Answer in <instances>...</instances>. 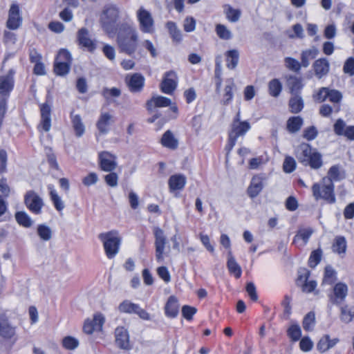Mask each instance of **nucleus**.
<instances>
[{"mask_svg": "<svg viewBox=\"0 0 354 354\" xmlns=\"http://www.w3.org/2000/svg\"><path fill=\"white\" fill-rule=\"evenodd\" d=\"M138 41V31L129 25H125L122 31L118 35V44L121 50L128 55L133 54L136 48Z\"/></svg>", "mask_w": 354, "mask_h": 354, "instance_id": "1", "label": "nucleus"}, {"mask_svg": "<svg viewBox=\"0 0 354 354\" xmlns=\"http://www.w3.org/2000/svg\"><path fill=\"white\" fill-rule=\"evenodd\" d=\"M102 242L105 254L108 259H113L119 252L121 239L117 231L113 230L101 233L98 236Z\"/></svg>", "mask_w": 354, "mask_h": 354, "instance_id": "2", "label": "nucleus"}, {"mask_svg": "<svg viewBox=\"0 0 354 354\" xmlns=\"http://www.w3.org/2000/svg\"><path fill=\"white\" fill-rule=\"evenodd\" d=\"M312 192L316 201L323 199L329 203L335 201L334 185L330 179H322L319 183H315L312 187Z\"/></svg>", "mask_w": 354, "mask_h": 354, "instance_id": "3", "label": "nucleus"}, {"mask_svg": "<svg viewBox=\"0 0 354 354\" xmlns=\"http://www.w3.org/2000/svg\"><path fill=\"white\" fill-rule=\"evenodd\" d=\"M120 10L115 5L104 6L100 15V22L103 29L108 33L115 30V24L119 19Z\"/></svg>", "mask_w": 354, "mask_h": 354, "instance_id": "4", "label": "nucleus"}, {"mask_svg": "<svg viewBox=\"0 0 354 354\" xmlns=\"http://www.w3.org/2000/svg\"><path fill=\"white\" fill-rule=\"evenodd\" d=\"M251 127L248 121L239 122L233 121L231 125V130L229 133L228 144L226 148L230 151L236 145L239 137H242L250 129Z\"/></svg>", "mask_w": 354, "mask_h": 354, "instance_id": "5", "label": "nucleus"}, {"mask_svg": "<svg viewBox=\"0 0 354 354\" xmlns=\"http://www.w3.org/2000/svg\"><path fill=\"white\" fill-rule=\"evenodd\" d=\"M136 17L142 32L151 34L154 32V21L149 11L141 7L138 10Z\"/></svg>", "mask_w": 354, "mask_h": 354, "instance_id": "6", "label": "nucleus"}, {"mask_svg": "<svg viewBox=\"0 0 354 354\" xmlns=\"http://www.w3.org/2000/svg\"><path fill=\"white\" fill-rule=\"evenodd\" d=\"M153 234L155 237L156 258L158 262H162L164 260L165 250L167 243V237L163 230L158 227L153 228Z\"/></svg>", "mask_w": 354, "mask_h": 354, "instance_id": "7", "label": "nucleus"}, {"mask_svg": "<svg viewBox=\"0 0 354 354\" xmlns=\"http://www.w3.org/2000/svg\"><path fill=\"white\" fill-rule=\"evenodd\" d=\"M104 322V316L100 313H97L94 314L92 319H87L84 321L83 330L88 335L95 331H101Z\"/></svg>", "mask_w": 354, "mask_h": 354, "instance_id": "8", "label": "nucleus"}, {"mask_svg": "<svg viewBox=\"0 0 354 354\" xmlns=\"http://www.w3.org/2000/svg\"><path fill=\"white\" fill-rule=\"evenodd\" d=\"M14 73L10 70L7 74L0 77V99H4L5 103L14 86Z\"/></svg>", "mask_w": 354, "mask_h": 354, "instance_id": "9", "label": "nucleus"}, {"mask_svg": "<svg viewBox=\"0 0 354 354\" xmlns=\"http://www.w3.org/2000/svg\"><path fill=\"white\" fill-rule=\"evenodd\" d=\"M100 166L104 171H113L117 167L116 156L108 151L99 153Z\"/></svg>", "mask_w": 354, "mask_h": 354, "instance_id": "10", "label": "nucleus"}, {"mask_svg": "<svg viewBox=\"0 0 354 354\" xmlns=\"http://www.w3.org/2000/svg\"><path fill=\"white\" fill-rule=\"evenodd\" d=\"M27 207L34 214H39L43 206L42 199L33 191H29L25 196Z\"/></svg>", "mask_w": 354, "mask_h": 354, "instance_id": "11", "label": "nucleus"}, {"mask_svg": "<svg viewBox=\"0 0 354 354\" xmlns=\"http://www.w3.org/2000/svg\"><path fill=\"white\" fill-rule=\"evenodd\" d=\"M178 77L175 72L169 71L165 74L160 87L161 91L166 94H171L176 88Z\"/></svg>", "mask_w": 354, "mask_h": 354, "instance_id": "12", "label": "nucleus"}, {"mask_svg": "<svg viewBox=\"0 0 354 354\" xmlns=\"http://www.w3.org/2000/svg\"><path fill=\"white\" fill-rule=\"evenodd\" d=\"M22 23V17L20 16L19 7L17 4L11 5L7 21V27L11 30L17 29Z\"/></svg>", "mask_w": 354, "mask_h": 354, "instance_id": "13", "label": "nucleus"}, {"mask_svg": "<svg viewBox=\"0 0 354 354\" xmlns=\"http://www.w3.org/2000/svg\"><path fill=\"white\" fill-rule=\"evenodd\" d=\"M114 123L113 115L108 112H102L96 123L99 132L106 134L110 130V127Z\"/></svg>", "mask_w": 354, "mask_h": 354, "instance_id": "14", "label": "nucleus"}, {"mask_svg": "<svg viewBox=\"0 0 354 354\" xmlns=\"http://www.w3.org/2000/svg\"><path fill=\"white\" fill-rule=\"evenodd\" d=\"M77 40L80 46L86 48L90 52L94 51L96 48L95 41L91 39L88 30L85 28L78 30Z\"/></svg>", "mask_w": 354, "mask_h": 354, "instance_id": "15", "label": "nucleus"}, {"mask_svg": "<svg viewBox=\"0 0 354 354\" xmlns=\"http://www.w3.org/2000/svg\"><path fill=\"white\" fill-rule=\"evenodd\" d=\"M314 230L312 227H299L294 236L293 243L297 247H304L308 242L310 237L313 234Z\"/></svg>", "mask_w": 354, "mask_h": 354, "instance_id": "16", "label": "nucleus"}, {"mask_svg": "<svg viewBox=\"0 0 354 354\" xmlns=\"http://www.w3.org/2000/svg\"><path fill=\"white\" fill-rule=\"evenodd\" d=\"M40 113H41V122L39 127L44 131H48L51 127V119L50 113L51 107L47 103H44L40 105Z\"/></svg>", "mask_w": 354, "mask_h": 354, "instance_id": "17", "label": "nucleus"}, {"mask_svg": "<svg viewBox=\"0 0 354 354\" xmlns=\"http://www.w3.org/2000/svg\"><path fill=\"white\" fill-rule=\"evenodd\" d=\"M265 179L266 178L263 175H257L252 178L248 189V195L251 198H255L261 192Z\"/></svg>", "mask_w": 354, "mask_h": 354, "instance_id": "18", "label": "nucleus"}, {"mask_svg": "<svg viewBox=\"0 0 354 354\" xmlns=\"http://www.w3.org/2000/svg\"><path fill=\"white\" fill-rule=\"evenodd\" d=\"M115 342L122 349L130 348L129 336L128 331L124 327H118L115 330Z\"/></svg>", "mask_w": 354, "mask_h": 354, "instance_id": "19", "label": "nucleus"}, {"mask_svg": "<svg viewBox=\"0 0 354 354\" xmlns=\"http://www.w3.org/2000/svg\"><path fill=\"white\" fill-rule=\"evenodd\" d=\"M348 293V287L345 283H338L333 288V295L330 297L331 302L339 304L344 300Z\"/></svg>", "mask_w": 354, "mask_h": 354, "instance_id": "20", "label": "nucleus"}, {"mask_svg": "<svg viewBox=\"0 0 354 354\" xmlns=\"http://www.w3.org/2000/svg\"><path fill=\"white\" fill-rule=\"evenodd\" d=\"M186 184V177L183 174H174L169 177L168 185L171 192L181 190Z\"/></svg>", "mask_w": 354, "mask_h": 354, "instance_id": "21", "label": "nucleus"}, {"mask_svg": "<svg viewBox=\"0 0 354 354\" xmlns=\"http://www.w3.org/2000/svg\"><path fill=\"white\" fill-rule=\"evenodd\" d=\"M315 74L318 78L327 75L329 71L330 65L328 61L326 58H320L317 59L313 65Z\"/></svg>", "mask_w": 354, "mask_h": 354, "instance_id": "22", "label": "nucleus"}, {"mask_svg": "<svg viewBox=\"0 0 354 354\" xmlns=\"http://www.w3.org/2000/svg\"><path fill=\"white\" fill-rule=\"evenodd\" d=\"M313 151L311 147L307 143H301L296 149V156L298 160L305 164L312 156Z\"/></svg>", "mask_w": 354, "mask_h": 354, "instance_id": "23", "label": "nucleus"}, {"mask_svg": "<svg viewBox=\"0 0 354 354\" xmlns=\"http://www.w3.org/2000/svg\"><path fill=\"white\" fill-rule=\"evenodd\" d=\"M227 267L230 274L234 275L236 279L241 277L242 274L241 268L230 250L227 253Z\"/></svg>", "mask_w": 354, "mask_h": 354, "instance_id": "24", "label": "nucleus"}, {"mask_svg": "<svg viewBox=\"0 0 354 354\" xmlns=\"http://www.w3.org/2000/svg\"><path fill=\"white\" fill-rule=\"evenodd\" d=\"M223 13L228 21L236 23L239 21L242 12L239 8H234L229 4H225L223 6Z\"/></svg>", "mask_w": 354, "mask_h": 354, "instance_id": "25", "label": "nucleus"}, {"mask_svg": "<svg viewBox=\"0 0 354 354\" xmlns=\"http://www.w3.org/2000/svg\"><path fill=\"white\" fill-rule=\"evenodd\" d=\"M127 80L129 89L132 92L140 91L144 86L145 78L138 73H134L129 80L127 77Z\"/></svg>", "mask_w": 354, "mask_h": 354, "instance_id": "26", "label": "nucleus"}, {"mask_svg": "<svg viewBox=\"0 0 354 354\" xmlns=\"http://www.w3.org/2000/svg\"><path fill=\"white\" fill-rule=\"evenodd\" d=\"M161 145L170 149H176L178 146V140L176 139L174 133L167 130L164 133L160 140Z\"/></svg>", "mask_w": 354, "mask_h": 354, "instance_id": "27", "label": "nucleus"}, {"mask_svg": "<svg viewBox=\"0 0 354 354\" xmlns=\"http://www.w3.org/2000/svg\"><path fill=\"white\" fill-rule=\"evenodd\" d=\"M16 335V327L12 326L7 320L0 322V336L6 339H10Z\"/></svg>", "mask_w": 354, "mask_h": 354, "instance_id": "28", "label": "nucleus"}, {"mask_svg": "<svg viewBox=\"0 0 354 354\" xmlns=\"http://www.w3.org/2000/svg\"><path fill=\"white\" fill-rule=\"evenodd\" d=\"M319 54V50L315 47L303 50L301 53V67L307 68L310 65L311 59H315Z\"/></svg>", "mask_w": 354, "mask_h": 354, "instance_id": "29", "label": "nucleus"}, {"mask_svg": "<svg viewBox=\"0 0 354 354\" xmlns=\"http://www.w3.org/2000/svg\"><path fill=\"white\" fill-rule=\"evenodd\" d=\"M171 105L170 99L163 97V96H153L150 100L147 102V109L149 110H152L153 108H161V107H167Z\"/></svg>", "mask_w": 354, "mask_h": 354, "instance_id": "30", "label": "nucleus"}, {"mask_svg": "<svg viewBox=\"0 0 354 354\" xmlns=\"http://www.w3.org/2000/svg\"><path fill=\"white\" fill-rule=\"evenodd\" d=\"M71 119L75 135L77 137H81L85 131V126L82 122L81 116L71 112Z\"/></svg>", "mask_w": 354, "mask_h": 354, "instance_id": "31", "label": "nucleus"}, {"mask_svg": "<svg viewBox=\"0 0 354 354\" xmlns=\"http://www.w3.org/2000/svg\"><path fill=\"white\" fill-rule=\"evenodd\" d=\"M345 178L344 170L340 165H335L332 166L328 172V176L323 179H330L333 183V180L339 181Z\"/></svg>", "mask_w": 354, "mask_h": 354, "instance_id": "32", "label": "nucleus"}, {"mask_svg": "<svg viewBox=\"0 0 354 354\" xmlns=\"http://www.w3.org/2000/svg\"><path fill=\"white\" fill-rule=\"evenodd\" d=\"M178 308L179 305L176 298L174 296L169 297L165 308L166 315L171 318L176 317Z\"/></svg>", "mask_w": 354, "mask_h": 354, "instance_id": "33", "label": "nucleus"}, {"mask_svg": "<svg viewBox=\"0 0 354 354\" xmlns=\"http://www.w3.org/2000/svg\"><path fill=\"white\" fill-rule=\"evenodd\" d=\"M338 341L337 338L330 339L329 335H326L319 339L317 348L320 352L324 353L333 347Z\"/></svg>", "mask_w": 354, "mask_h": 354, "instance_id": "34", "label": "nucleus"}, {"mask_svg": "<svg viewBox=\"0 0 354 354\" xmlns=\"http://www.w3.org/2000/svg\"><path fill=\"white\" fill-rule=\"evenodd\" d=\"M48 189L49 190L50 200L52 201L55 209L57 211H62L64 208V204L58 195L54 186L53 185H48Z\"/></svg>", "mask_w": 354, "mask_h": 354, "instance_id": "35", "label": "nucleus"}, {"mask_svg": "<svg viewBox=\"0 0 354 354\" xmlns=\"http://www.w3.org/2000/svg\"><path fill=\"white\" fill-rule=\"evenodd\" d=\"M226 66L230 69H234L236 67L239 58V53L237 50H230L226 52Z\"/></svg>", "mask_w": 354, "mask_h": 354, "instance_id": "36", "label": "nucleus"}, {"mask_svg": "<svg viewBox=\"0 0 354 354\" xmlns=\"http://www.w3.org/2000/svg\"><path fill=\"white\" fill-rule=\"evenodd\" d=\"M169 33L172 38L173 41L179 43L182 40V33L180 30L177 27L176 23L168 21L166 24Z\"/></svg>", "mask_w": 354, "mask_h": 354, "instance_id": "37", "label": "nucleus"}, {"mask_svg": "<svg viewBox=\"0 0 354 354\" xmlns=\"http://www.w3.org/2000/svg\"><path fill=\"white\" fill-rule=\"evenodd\" d=\"M303 124V119L299 116L291 117L287 121V129L290 133L299 131Z\"/></svg>", "mask_w": 354, "mask_h": 354, "instance_id": "38", "label": "nucleus"}, {"mask_svg": "<svg viewBox=\"0 0 354 354\" xmlns=\"http://www.w3.org/2000/svg\"><path fill=\"white\" fill-rule=\"evenodd\" d=\"M288 85L292 95H298L303 88V84L300 78L295 76H290L288 80Z\"/></svg>", "mask_w": 354, "mask_h": 354, "instance_id": "39", "label": "nucleus"}, {"mask_svg": "<svg viewBox=\"0 0 354 354\" xmlns=\"http://www.w3.org/2000/svg\"><path fill=\"white\" fill-rule=\"evenodd\" d=\"M226 83L227 84L224 88V95L223 100V102L225 105L231 102L233 98L232 90L235 86L233 79H228L226 81Z\"/></svg>", "mask_w": 354, "mask_h": 354, "instance_id": "40", "label": "nucleus"}, {"mask_svg": "<svg viewBox=\"0 0 354 354\" xmlns=\"http://www.w3.org/2000/svg\"><path fill=\"white\" fill-rule=\"evenodd\" d=\"M337 280L336 272L331 266H326L322 280V285H332Z\"/></svg>", "mask_w": 354, "mask_h": 354, "instance_id": "41", "label": "nucleus"}, {"mask_svg": "<svg viewBox=\"0 0 354 354\" xmlns=\"http://www.w3.org/2000/svg\"><path fill=\"white\" fill-rule=\"evenodd\" d=\"M215 31L218 37L223 40H230L232 38V31L223 24H217L215 27Z\"/></svg>", "mask_w": 354, "mask_h": 354, "instance_id": "42", "label": "nucleus"}, {"mask_svg": "<svg viewBox=\"0 0 354 354\" xmlns=\"http://www.w3.org/2000/svg\"><path fill=\"white\" fill-rule=\"evenodd\" d=\"M290 111L297 113L301 111L304 107L303 100L299 95H293L289 102Z\"/></svg>", "mask_w": 354, "mask_h": 354, "instance_id": "43", "label": "nucleus"}, {"mask_svg": "<svg viewBox=\"0 0 354 354\" xmlns=\"http://www.w3.org/2000/svg\"><path fill=\"white\" fill-rule=\"evenodd\" d=\"M269 93L271 96L277 97L282 90V84L278 79H273L268 83Z\"/></svg>", "mask_w": 354, "mask_h": 354, "instance_id": "44", "label": "nucleus"}, {"mask_svg": "<svg viewBox=\"0 0 354 354\" xmlns=\"http://www.w3.org/2000/svg\"><path fill=\"white\" fill-rule=\"evenodd\" d=\"M285 66L290 71L299 73L301 68L300 62L295 58L286 57L284 58Z\"/></svg>", "mask_w": 354, "mask_h": 354, "instance_id": "45", "label": "nucleus"}, {"mask_svg": "<svg viewBox=\"0 0 354 354\" xmlns=\"http://www.w3.org/2000/svg\"><path fill=\"white\" fill-rule=\"evenodd\" d=\"M346 241L344 236H337L335 238L333 244V250L338 254H342L346 252Z\"/></svg>", "mask_w": 354, "mask_h": 354, "instance_id": "46", "label": "nucleus"}, {"mask_svg": "<svg viewBox=\"0 0 354 354\" xmlns=\"http://www.w3.org/2000/svg\"><path fill=\"white\" fill-rule=\"evenodd\" d=\"M15 218L20 225L25 227H29L32 224L30 217L24 212H17L15 214Z\"/></svg>", "mask_w": 354, "mask_h": 354, "instance_id": "47", "label": "nucleus"}, {"mask_svg": "<svg viewBox=\"0 0 354 354\" xmlns=\"http://www.w3.org/2000/svg\"><path fill=\"white\" fill-rule=\"evenodd\" d=\"M304 165H309L313 169H319L322 165V156L317 151H313L312 156L309 158V160Z\"/></svg>", "mask_w": 354, "mask_h": 354, "instance_id": "48", "label": "nucleus"}, {"mask_svg": "<svg viewBox=\"0 0 354 354\" xmlns=\"http://www.w3.org/2000/svg\"><path fill=\"white\" fill-rule=\"evenodd\" d=\"M315 325V316L313 312H309L303 319V328L306 331L312 330Z\"/></svg>", "mask_w": 354, "mask_h": 354, "instance_id": "49", "label": "nucleus"}, {"mask_svg": "<svg viewBox=\"0 0 354 354\" xmlns=\"http://www.w3.org/2000/svg\"><path fill=\"white\" fill-rule=\"evenodd\" d=\"M79 344V340L72 336H66L62 340V345L67 350H75Z\"/></svg>", "mask_w": 354, "mask_h": 354, "instance_id": "50", "label": "nucleus"}, {"mask_svg": "<svg viewBox=\"0 0 354 354\" xmlns=\"http://www.w3.org/2000/svg\"><path fill=\"white\" fill-rule=\"evenodd\" d=\"M136 308H138V304H133L128 300H125L122 302L118 309L121 313H134Z\"/></svg>", "mask_w": 354, "mask_h": 354, "instance_id": "51", "label": "nucleus"}, {"mask_svg": "<svg viewBox=\"0 0 354 354\" xmlns=\"http://www.w3.org/2000/svg\"><path fill=\"white\" fill-rule=\"evenodd\" d=\"M71 68V65L67 63L55 62L54 71L58 75H65L68 74Z\"/></svg>", "mask_w": 354, "mask_h": 354, "instance_id": "52", "label": "nucleus"}, {"mask_svg": "<svg viewBox=\"0 0 354 354\" xmlns=\"http://www.w3.org/2000/svg\"><path fill=\"white\" fill-rule=\"evenodd\" d=\"M288 335L292 341H297L301 336V330L298 324H292L288 329Z\"/></svg>", "mask_w": 354, "mask_h": 354, "instance_id": "53", "label": "nucleus"}, {"mask_svg": "<svg viewBox=\"0 0 354 354\" xmlns=\"http://www.w3.org/2000/svg\"><path fill=\"white\" fill-rule=\"evenodd\" d=\"M322 252L320 249L313 251L308 259V265L310 268H315L321 261Z\"/></svg>", "mask_w": 354, "mask_h": 354, "instance_id": "54", "label": "nucleus"}, {"mask_svg": "<svg viewBox=\"0 0 354 354\" xmlns=\"http://www.w3.org/2000/svg\"><path fill=\"white\" fill-rule=\"evenodd\" d=\"M55 61L67 63L71 65L72 57L71 53L66 49H61L56 57Z\"/></svg>", "mask_w": 354, "mask_h": 354, "instance_id": "55", "label": "nucleus"}, {"mask_svg": "<svg viewBox=\"0 0 354 354\" xmlns=\"http://www.w3.org/2000/svg\"><path fill=\"white\" fill-rule=\"evenodd\" d=\"M37 233L39 237L44 241H48L51 239V230L46 225H39L37 227Z\"/></svg>", "mask_w": 354, "mask_h": 354, "instance_id": "56", "label": "nucleus"}, {"mask_svg": "<svg viewBox=\"0 0 354 354\" xmlns=\"http://www.w3.org/2000/svg\"><path fill=\"white\" fill-rule=\"evenodd\" d=\"M283 168L286 173L292 172L296 168V161L293 158L286 156L283 164Z\"/></svg>", "mask_w": 354, "mask_h": 354, "instance_id": "57", "label": "nucleus"}, {"mask_svg": "<svg viewBox=\"0 0 354 354\" xmlns=\"http://www.w3.org/2000/svg\"><path fill=\"white\" fill-rule=\"evenodd\" d=\"M327 95V99L335 104L339 103L342 98V93L335 89H330L328 88Z\"/></svg>", "mask_w": 354, "mask_h": 354, "instance_id": "58", "label": "nucleus"}, {"mask_svg": "<svg viewBox=\"0 0 354 354\" xmlns=\"http://www.w3.org/2000/svg\"><path fill=\"white\" fill-rule=\"evenodd\" d=\"M299 347L302 351L308 352L312 350L313 342L308 337H304L300 340Z\"/></svg>", "mask_w": 354, "mask_h": 354, "instance_id": "59", "label": "nucleus"}, {"mask_svg": "<svg viewBox=\"0 0 354 354\" xmlns=\"http://www.w3.org/2000/svg\"><path fill=\"white\" fill-rule=\"evenodd\" d=\"M110 173L104 176L106 183L110 187H114L118 185V176L116 173L109 171Z\"/></svg>", "mask_w": 354, "mask_h": 354, "instance_id": "60", "label": "nucleus"}, {"mask_svg": "<svg viewBox=\"0 0 354 354\" xmlns=\"http://www.w3.org/2000/svg\"><path fill=\"white\" fill-rule=\"evenodd\" d=\"M292 30H293V32L292 33H288V37L290 38H295V37H297V38H303L304 35V28L302 27V26L299 24H295L293 26H292Z\"/></svg>", "mask_w": 354, "mask_h": 354, "instance_id": "61", "label": "nucleus"}, {"mask_svg": "<svg viewBox=\"0 0 354 354\" xmlns=\"http://www.w3.org/2000/svg\"><path fill=\"white\" fill-rule=\"evenodd\" d=\"M352 308L347 306L341 308V319L346 323L350 322L353 319Z\"/></svg>", "mask_w": 354, "mask_h": 354, "instance_id": "62", "label": "nucleus"}, {"mask_svg": "<svg viewBox=\"0 0 354 354\" xmlns=\"http://www.w3.org/2000/svg\"><path fill=\"white\" fill-rule=\"evenodd\" d=\"M183 28L185 31L192 32L196 28V21L192 17H187L184 20Z\"/></svg>", "mask_w": 354, "mask_h": 354, "instance_id": "63", "label": "nucleus"}, {"mask_svg": "<svg viewBox=\"0 0 354 354\" xmlns=\"http://www.w3.org/2000/svg\"><path fill=\"white\" fill-rule=\"evenodd\" d=\"M327 92H328V88L327 87H322L319 91L314 94L313 97L314 100L318 102H323L326 100H327Z\"/></svg>", "mask_w": 354, "mask_h": 354, "instance_id": "64", "label": "nucleus"}]
</instances>
